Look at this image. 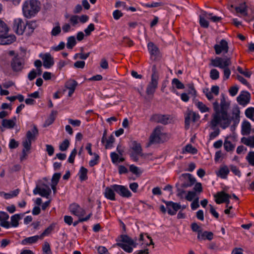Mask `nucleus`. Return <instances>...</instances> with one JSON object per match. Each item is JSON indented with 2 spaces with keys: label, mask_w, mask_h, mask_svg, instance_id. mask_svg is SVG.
Here are the masks:
<instances>
[{
  "label": "nucleus",
  "mask_w": 254,
  "mask_h": 254,
  "mask_svg": "<svg viewBox=\"0 0 254 254\" xmlns=\"http://www.w3.org/2000/svg\"><path fill=\"white\" fill-rule=\"evenodd\" d=\"M214 113L211 115L210 126L211 129H215L219 126L222 129H226L230 126L232 122V118L228 113L230 103L227 101L223 96L220 99L219 104L216 100L213 103Z\"/></svg>",
  "instance_id": "1"
},
{
  "label": "nucleus",
  "mask_w": 254,
  "mask_h": 254,
  "mask_svg": "<svg viewBox=\"0 0 254 254\" xmlns=\"http://www.w3.org/2000/svg\"><path fill=\"white\" fill-rule=\"evenodd\" d=\"M40 2L37 0L25 1L22 6L23 15L27 18L35 16L40 10Z\"/></svg>",
  "instance_id": "2"
},
{
  "label": "nucleus",
  "mask_w": 254,
  "mask_h": 254,
  "mask_svg": "<svg viewBox=\"0 0 254 254\" xmlns=\"http://www.w3.org/2000/svg\"><path fill=\"white\" fill-rule=\"evenodd\" d=\"M120 239L121 243H118L117 245L128 253H131L133 248L137 247V244L135 241L127 235H121Z\"/></svg>",
  "instance_id": "3"
},
{
  "label": "nucleus",
  "mask_w": 254,
  "mask_h": 254,
  "mask_svg": "<svg viewBox=\"0 0 254 254\" xmlns=\"http://www.w3.org/2000/svg\"><path fill=\"white\" fill-rule=\"evenodd\" d=\"M152 74L151 81L149 82L146 89L147 95H153L158 87V80L159 78V73L157 70L156 66L154 65L152 68Z\"/></svg>",
  "instance_id": "4"
},
{
  "label": "nucleus",
  "mask_w": 254,
  "mask_h": 254,
  "mask_svg": "<svg viewBox=\"0 0 254 254\" xmlns=\"http://www.w3.org/2000/svg\"><path fill=\"white\" fill-rule=\"evenodd\" d=\"M39 134V131L35 125H33V128L27 131L26 134V139L22 142L23 147L27 150H30L31 147L32 141H34Z\"/></svg>",
  "instance_id": "5"
},
{
  "label": "nucleus",
  "mask_w": 254,
  "mask_h": 254,
  "mask_svg": "<svg viewBox=\"0 0 254 254\" xmlns=\"http://www.w3.org/2000/svg\"><path fill=\"white\" fill-rule=\"evenodd\" d=\"M24 60L20 57H14L10 62V66L13 72L20 73L22 72L25 66Z\"/></svg>",
  "instance_id": "6"
},
{
  "label": "nucleus",
  "mask_w": 254,
  "mask_h": 254,
  "mask_svg": "<svg viewBox=\"0 0 254 254\" xmlns=\"http://www.w3.org/2000/svg\"><path fill=\"white\" fill-rule=\"evenodd\" d=\"M172 118L170 115H162L160 114H153L150 119L151 122L160 123L162 125H167L171 122Z\"/></svg>",
  "instance_id": "7"
},
{
  "label": "nucleus",
  "mask_w": 254,
  "mask_h": 254,
  "mask_svg": "<svg viewBox=\"0 0 254 254\" xmlns=\"http://www.w3.org/2000/svg\"><path fill=\"white\" fill-rule=\"evenodd\" d=\"M180 180L182 182L181 188H187L192 186L195 182V179L189 173H184L182 174L180 177Z\"/></svg>",
  "instance_id": "8"
},
{
  "label": "nucleus",
  "mask_w": 254,
  "mask_h": 254,
  "mask_svg": "<svg viewBox=\"0 0 254 254\" xmlns=\"http://www.w3.org/2000/svg\"><path fill=\"white\" fill-rule=\"evenodd\" d=\"M165 135V134L161 132V127H157L151 134L149 141L151 143L163 142L161 138Z\"/></svg>",
  "instance_id": "9"
},
{
  "label": "nucleus",
  "mask_w": 254,
  "mask_h": 254,
  "mask_svg": "<svg viewBox=\"0 0 254 254\" xmlns=\"http://www.w3.org/2000/svg\"><path fill=\"white\" fill-rule=\"evenodd\" d=\"M147 48L151 59L157 61L161 58L159 48L153 42H149L147 44Z\"/></svg>",
  "instance_id": "10"
},
{
  "label": "nucleus",
  "mask_w": 254,
  "mask_h": 254,
  "mask_svg": "<svg viewBox=\"0 0 254 254\" xmlns=\"http://www.w3.org/2000/svg\"><path fill=\"white\" fill-rule=\"evenodd\" d=\"M113 189L116 192L122 197L129 198L132 196V193L128 188L123 185H113Z\"/></svg>",
  "instance_id": "11"
},
{
  "label": "nucleus",
  "mask_w": 254,
  "mask_h": 254,
  "mask_svg": "<svg viewBox=\"0 0 254 254\" xmlns=\"http://www.w3.org/2000/svg\"><path fill=\"white\" fill-rule=\"evenodd\" d=\"M231 64L230 58L222 59L220 57H216L215 59L211 60V64L215 67H218L220 68L229 66Z\"/></svg>",
  "instance_id": "12"
},
{
  "label": "nucleus",
  "mask_w": 254,
  "mask_h": 254,
  "mask_svg": "<svg viewBox=\"0 0 254 254\" xmlns=\"http://www.w3.org/2000/svg\"><path fill=\"white\" fill-rule=\"evenodd\" d=\"M13 29L16 34L22 35L26 29V23L21 18H16L13 23Z\"/></svg>",
  "instance_id": "13"
},
{
  "label": "nucleus",
  "mask_w": 254,
  "mask_h": 254,
  "mask_svg": "<svg viewBox=\"0 0 254 254\" xmlns=\"http://www.w3.org/2000/svg\"><path fill=\"white\" fill-rule=\"evenodd\" d=\"M162 201L166 204L168 213L170 215H175L178 210L181 208V205L179 203L165 200Z\"/></svg>",
  "instance_id": "14"
},
{
  "label": "nucleus",
  "mask_w": 254,
  "mask_h": 254,
  "mask_svg": "<svg viewBox=\"0 0 254 254\" xmlns=\"http://www.w3.org/2000/svg\"><path fill=\"white\" fill-rule=\"evenodd\" d=\"M69 209L71 214L78 217H82L86 213L85 210L79 204L75 203L71 204Z\"/></svg>",
  "instance_id": "15"
},
{
  "label": "nucleus",
  "mask_w": 254,
  "mask_h": 254,
  "mask_svg": "<svg viewBox=\"0 0 254 254\" xmlns=\"http://www.w3.org/2000/svg\"><path fill=\"white\" fill-rule=\"evenodd\" d=\"M251 98V94L248 91H243L237 97V100L240 105L245 106L250 102Z\"/></svg>",
  "instance_id": "16"
},
{
  "label": "nucleus",
  "mask_w": 254,
  "mask_h": 254,
  "mask_svg": "<svg viewBox=\"0 0 254 254\" xmlns=\"http://www.w3.org/2000/svg\"><path fill=\"white\" fill-rule=\"evenodd\" d=\"M214 49L217 55L220 54L222 52L227 53L229 49L228 42L225 40L222 39L220 41L219 44L214 45Z\"/></svg>",
  "instance_id": "17"
},
{
  "label": "nucleus",
  "mask_w": 254,
  "mask_h": 254,
  "mask_svg": "<svg viewBox=\"0 0 254 254\" xmlns=\"http://www.w3.org/2000/svg\"><path fill=\"white\" fill-rule=\"evenodd\" d=\"M215 199V201L217 204H221L224 203V201H226L228 198H231V195L224 191H221L217 192L214 195Z\"/></svg>",
  "instance_id": "18"
},
{
  "label": "nucleus",
  "mask_w": 254,
  "mask_h": 254,
  "mask_svg": "<svg viewBox=\"0 0 254 254\" xmlns=\"http://www.w3.org/2000/svg\"><path fill=\"white\" fill-rule=\"evenodd\" d=\"M106 136L107 130L105 129L103 132V136L101 139V142L103 144H104L105 143V148L108 149L112 146V144L115 141V138L113 135H111L109 136V138L107 139Z\"/></svg>",
  "instance_id": "19"
},
{
  "label": "nucleus",
  "mask_w": 254,
  "mask_h": 254,
  "mask_svg": "<svg viewBox=\"0 0 254 254\" xmlns=\"http://www.w3.org/2000/svg\"><path fill=\"white\" fill-rule=\"evenodd\" d=\"M115 190L113 189V185H111L110 187H107L104 190V196L108 199L115 201L116 199Z\"/></svg>",
  "instance_id": "20"
},
{
  "label": "nucleus",
  "mask_w": 254,
  "mask_h": 254,
  "mask_svg": "<svg viewBox=\"0 0 254 254\" xmlns=\"http://www.w3.org/2000/svg\"><path fill=\"white\" fill-rule=\"evenodd\" d=\"M9 219L8 214L4 211H0V226L8 229L10 228V223L7 221Z\"/></svg>",
  "instance_id": "21"
},
{
  "label": "nucleus",
  "mask_w": 254,
  "mask_h": 254,
  "mask_svg": "<svg viewBox=\"0 0 254 254\" xmlns=\"http://www.w3.org/2000/svg\"><path fill=\"white\" fill-rule=\"evenodd\" d=\"M16 37L14 35H8V32L5 35L0 37V44L1 45H9L15 41Z\"/></svg>",
  "instance_id": "22"
},
{
  "label": "nucleus",
  "mask_w": 254,
  "mask_h": 254,
  "mask_svg": "<svg viewBox=\"0 0 254 254\" xmlns=\"http://www.w3.org/2000/svg\"><path fill=\"white\" fill-rule=\"evenodd\" d=\"M43 65L47 68H49L54 64L53 58L49 53L44 54L42 57Z\"/></svg>",
  "instance_id": "23"
},
{
  "label": "nucleus",
  "mask_w": 254,
  "mask_h": 254,
  "mask_svg": "<svg viewBox=\"0 0 254 254\" xmlns=\"http://www.w3.org/2000/svg\"><path fill=\"white\" fill-rule=\"evenodd\" d=\"M37 27L36 21H30L26 23V29L25 31L27 35H30L33 33L34 30Z\"/></svg>",
  "instance_id": "24"
},
{
  "label": "nucleus",
  "mask_w": 254,
  "mask_h": 254,
  "mask_svg": "<svg viewBox=\"0 0 254 254\" xmlns=\"http://www.w3.org/2000/svg\"><path fill=\"white\" fill-rule=\"evenodd\" d=\"M237 13H240L244 16L248 15V6L245 2L240 3L235 7Z\"/></svg>",
  "instance_id": "25"
},
{
  "label": "nucleus",
  "mask_w": 254,
  "mask_h": 254,
  "mask_svg": "<svg viewBox=\"0 0 254 254\" xmlns=\"http://www.w3.org/2000/svg\"><path fill=\"white\" fill-rule=\"evenodd\" d=\"M213 238V234L211 232L204 231L197 234V239L201 240H211Z\"/></svg>",
  "instance_id": "26"
},
{
  "label": "nucleus",
  "mask_w": 254,
  "mask_h": 254,
  "mask_svg": "<svg viewBox=\"0 0 254 254\" xmlns=\"http://www.w3.org/2000/svg\"><path fill=\"white\" fill-rule=\"evenodd\" d=\"M58 115V112L57 111L53 110L52 111L49 117L46 120L44 123V127H46L49 126L51 124H52L55 121L57 116Z\"/></svg>",
  "instance_id": "27"
},
{
  "label": "nucleus",
  "mask_w": 254,
  "mask_h": 254,
  "mask_svg": "<svg viewBox=\"0 0 254 254\" xmlns=\"http://www.w3.org/2000/svg\"><path fill=\"white\" fill-rule=\"evenodd\" d=\"M39 239H41L40 236L36 235L26 238L21 241V244L26 245L27 244H32L36 243Z\"/></svg>",
  "instance_id": "28"
},
{
  "label": "nucleus",
  "mask_w": 254,
  "mask_h": 254,
  "mask_svg": "<svg viewBox=\"0 0 254 254\" xmlns=\"http://www.w3.org/2000/svg\"><path fill=\"white\" fill-rule=\"evenodd\" d=\"M229 172L230 171L228 167L224 165L220 168L218 173H217V176L222 179H226Z\"/></svg>",
  "instance_id": "29"
},
{
  "label": "nucleus",
  "mask_w": 254,
  "mask_h": 254,
  "mask_svg": "<svg viewBox=\"0 0 254 254\" xmlns=\"http://www.w3.org/2000/svg\"><path fill=\"white\" fill-rule=\"evenodd\" d=\"M131 148L134 151L133 153L141 156H143V154L142 153V147L141 144L139 143L136 141H133L132 143Z\"/></svg>",
  "instance_id": "30"
},
{
  "label": "nucleus",
  "mask_w": 254,
  "mask_h": 254,
  "mask_svg": "<svg viewBox=\"0 0 254 254\" xmlns=\"http://www.w3.org/2000/svg\"><path fill=\"white\" fill-rule=\"evenodd\" d=\"M16 117L12 120L3 119L2 126L6 128H13L15 125Z\"/></svg>",
  "instance_id": "31"
},
{
  "label": "nucleus",
  "mask_w": 254,
  "mask_h": 254,
  "mask_svg": "<svg viewBox=\"0 0 254 254\" xmlns=\"http://www.w3.org/2000/svg\"><path fill=\"white\" fill-rule=\"evenodd\" d=\"M241 142L251 148L254 147V136H250L248 137H243L241 138Z\"/></svg>",
  "instance_id": "32"
},
{
  "label": "nucleus",
  "mask_w": 254,
  "mask_h": 254,
  "mask_svg": "<svg viewBox=\"0 0 254 254\" xmlns=\"http://www.w3.org/2000/svg\"><path fill=\"white\" fill-rule=\"evenodd\" d=\"M251 126L248 121H244L242 126V133L243 135H249L251 133Z\"/></svg>",
  "instance_id": "33"
},
{
  "label": "nucleus",
  "mask_w": 254,
  "mask_h": 254,
  "mask_svg": "<svg viewBox=\"0 0 254 254\" xmlns=\"http://www.w3.org/2000/svg\"><path fill=\"white\" fill-rule=\"evenodd\" d=\"M224 148L227 152H232L235 148V144L232 143L228 140V137H226L224 142Z\"/></svg>",
  "instance_id": "34"
},
{
  "label": "nucleus",
  "mask_w": 254,
  "mask_h": 254,
  "mask_svg": "<svg viewBox=\"0 0 254 254\" xmlns=\"http://www.w3.org/2000/svg\"><path fill=\"white\" fill-rule=\"evenodd\" d=\"M87 172L88 170L86 168L84 167H81L80 168L78 173L79 178L80 181L82 182L87 180Z\"/></svg>",
  "instance_id": "35"
},
{
  "label": "nucleus",
  "mask_w": 254,
  "mask_h": 254,
  "mask_svg": "<svg viewBox=\"0 0 254 254\" xmlns=\"http://www.w3.org/2000/svg\"><path fill=\"white\" fill-rule=\"evenodd\" d=\"M195 105L199 109L200 112L203 113L209 112L210 111L209 108L207 107L203 103L200 101H196Z\"/></svg>",
  "instance_id": "36"
},
{
  "label": "nucleus",
  "mask_w": 254,
  "mask_h": 254,
  "mask_svg": "<svg viewBox=\"0 0 254 254\" xmlns=\"http://www.w3.org/2000/svg\"><path fill=\"white\" fill-rule=\"evenodd\" d=\"M21 219L20 214H16L11 217V223L10 224V227H16L19 225V221Z\"/></svg>",
  "instance_id": "37"
},
{
  "label": "nucleus",
  "mask_w": 254,
  "mask_h": 254,
  "mask_svg": "<svg viewBox=\"0 0 254 254\" xmlns=\"http://www.w3.org/2000/svg\"><path fill=\"white\" fill-rule=\"evenodd\" d=\"M8 31L9 29L6 24L0 19V37L5 35Z\"/></svg>",
  "instance_id": "38"
},
{
  "label": "nucleus",
  "mask_w": 254,
  "mask_h": 254,
  "mask_svg": "<svg viewBox=\"0 0 254 254\" xmlns=\"http://www.w3.org/2000/svg\"><path fill=\"white\" fill-rule=\"evenodd\" d=\"M56 227V224L52 223L47 228H46L44 232L40 235V237L41 238V240L43 239V238L46 236L49 235L51 232L55 229Z\"/></svg>",
  "instance_id": "39"
},
{
  "label": "nucleus",
  "mask_w": 254,
  "mask_h": 254,
  "mask_svg": "<svg viewBox=\"0 0 254 254\" xmlns=\"http://www.w3.org/2000/svg\"><path fill=\"white\" fill-rule=\"evenodd\" d=\"M172 84L173 85V88L174 89L175 86L178 89H183L185 88V85L182 83L178 79L174 78L172 81Z\"/></svg>",
  "instance_id": "40"
},
{
  "label": "nucleus",
  "mask_w": 254,
  "mask_h": 254,
  "mask_svg": "<svg viewBox=\"0 0 254 254\" xmlns=\"http://www.w3.org/2000/svg\"><path fill=\"white\" fill-rule=\"evenodd\" d=\"M47 189L41 188L39 194L42 197H48V196L51 193V190L50 188L46 186Z\"/></svg>",
  "instance_id": "41"
},
{
  "label": "nucleus",
  "mask_w": 254,
  "mask_h": 254,
  "mask_svg": "<svg viewBox=\"0 0 254 254\" xmlns=\"http://www.w3.org/2000/svg\"><path fill=\"white\" fill-rule=\"evenodd\" d=\"M68 21L72 26L76 27L79 22V16L77 15H71Z\"/></svg>",
  "instance_id": "42"
},
{
  "label": "nucleus",
  "mask_w": 254,
  "mask_h": 254,
  "mask_svg": "<svg viewBox=\"0 0 254 254\" xmlns=\"http://www.w3.org/2000/svg\"><path fill=\"white\" fill-rule=\"evenodd\" d=\"M76 42L74 36H70L67 38L66 47L68 49H72L76 45Z\"/></svg>",
  "instance_id": "43"
},
{
  "label": "nucleus",
  "mask_w": 254,
  "mask_h": 254,
  "mask_svg": "<svg viewBox=\"0 0 254 254\" xmlns=\"http://www.w3.org/2000/svg\"><path fill=\"white\" fill-rule=\"evenodd\" d=\"M77 85V82L75 80H69L66 82L65 87L68 89H72L75 90Z\"/></svg>",
  "instance_id": "44"
},
{
  "label": "nucleus",
  "mask_w": 254,
  "mask_h": 254,
  "mask_svg": "<svg viewBox=\"0 0 254 254\" xmlns=\"http://www.w3.org/2000/svg\"><path fill=\"white\" fill-rule=\"evenodd\" d=\"M246 116L254 121V108L250 107L245 111Z\"/></svg>",
  "instance_id": "45"
},
{
  "label": "nucleus",
  "mask_w": 254,
  "mask_h": 254,
  "mask_svg": "<svg viewBox=\"0 0 254 254\" xmlns=\"http://www.w3.org/2000/svg\"><path fill=\"white\" fill-rule=\"evenodd\" d=\"M42 251L43 254H52L50 245L47 242H45L43 247Z\"/></svg>",
  "instance_id": "46"
},
{
  "label": "nucleus",
  "mask_w": 254,
  "mask_h": 254,
  "mask_svg": "<svg viewBox=\"0 0 254 254\" xmlns=\"http://www.w3.org/2000/svg\"><path fill=\"white\" fill-rule=\"evenodd\" d=\"M204 15L205 16V17L210 19L212 21L214 22L220 21L222 19V18L221 17H218L217 16H212V13H208L205 12Z\"/></svg>",
  "instance_id": "47"
},
{
  "label": "nucleus",
  "mask_w": 254,
  "mask_h": 254,
  "mask_svg": "<svg viewBox=\"0 0 254 254\" xmlns=\"http://www.w3.org/2000/svg\"><path fill=\"white\" fill-rule=\"evenodd\" d=\"M246 159L250 165L254 166V151L249 152Z\"/></svg>",
  "instance_id": "48"
},
{
  "label": "nucleus",
  "mask_w": 254,
  "mask_h": 254,
  "mask_svg": "<svg viewBox=\"0 0 254 254\" xmlns=\"http://www.w3.org/2000/svg\"><path fill=\"white\" fill-rule=\"evenodd\" d=\"M185 151L188 153H190L192 154L197 153V150L196 148L192 146L191 144H188L185 146Z\"/></svg>",
  "instance_id": "49"
},
{
  "label": "nucleus",
  "mask_w": 254,
  "mask_h": 254,
  "mask_svg": "<svg viewBox=\"0 0 254 254\" xmlns=\"http://www.w3.org/2000/svg\"><path fill=\"white\" fill-rule=\"evenodd\" d=\"M69 145V142L68 140H64L60 145V150L62 151H64L67 149Z\"/></svg>",
  "instance_id": "50"
},
{
  "label": "nucleus",
  "mask_w": 254,
  "mask_h": 254,
  "mask_svg": "<svg viewBox=\"0 0 254 254\" xmlns=\"http://www.w3.org/2000/svg\"><path fill=\"white\" fill-rule=\"evenodd\" d=\"M203 15H204L203 14ZM205 16H203L200 15L199 16V23L200 26L203 28H208L209 26V22L208 21L205 19Z\"/></svg>",
  "instance_id": "51"
},
{
  "label": "nucleus",
  "mask_w": 254,
  "mask_h": 254,
  "mask_svg": "<svg viewBox=\"0 0 254 254\" xmlns=\"http://www.w3.org/2000/svg\"><path fill=\"white\" fill-rule=\"evenodd\" d=\"M210 77L212 80H217L219 78V72L216 69H212L210 72Z\"/></svg>",
  "instance_id": "52"
},
{
  "label": "nucleus",
  "mask_w": 254,
  "mask_h": 254,
  "mask_svg": "<svg viewBox=\"0 0 254 254\" xmlns=\"http://www.w3.org/2000/svg\"><path fill=\"white\" fill-rule=\"evenodd\" d=\"M92 215V213L91 212L85 217H79V219L77 221H74L73 223V225L76 226L79 222L88 221Z\"/></svg>",
  "instance_id": "53"
},
{
  "label": "nucleus",
  "mask_w": 254,
  "mask_h": 254,
  "mask_svg": "<svg viewBox=\"0 0 254 254\" xmlns=\"http://www.w3.org/2000/svg\"><path fill=\"white\" fill-rule=\"evenodd\" d=\"M189 88V94H191L194 97L196 96V91L195 90L193 83H189L187 85Z\"/></svg>",
  "instance_id": "54"
},
{
  "label": "nucleus",
  "mask_w": 254,
  "mask_h": 254,
  "mask_svg": "<svg viewBox=\"0 0 254 254\" xmlns=\"http://www.w3.org/2000/svg\"><path fill=\"white\" fill-rule=\"evenodd\" d=\"M61 32V28L58 24L57 26L54 27L51 32V35L53 36H57Z\"/></svg>",
  "instance_id": "55"
},
{
  "label": "nucleus",
  "mask_w": 254,
  "mask_h": 254,
  "mask_svg": "<svg viewBox=\"0 0 254 254\" xmlns=\"http://www.w3.org/2000/svg\"><path fill=\"white\" fill-rule=\"evenodd\" d=\"M95 30V26L93 23H90L84 30L86 35L89 36L91 33Z\"/></svg>",
  "instance_id": "56"
},
{
  "label": "nucleus",
  "mask_w": 254,
  "mask_h": 254,
  "mask_svg": "<svg viewBox=\"0 0 254 254\" xmlns=\"http://www.w3.org/2000/svg\"><path fill=\"white\" fill-rule=\"evenodd\" d=\"M94 155L95 156L94 159L91 160L89 162L90 167H93L98 163L99 156L96 153H94Z\"/></svg>",
  "instance_id": "57"
},
{
  "label": "nucleus",
  "mask_w": 254,
  "mask_h": 254,
  "mask_svg": "<svg viewBox=\"0 0 254 254\" xmlns=\"http://www.w3.org/2000/svg\"><path fill=\"white\" fill-rule=\"evenodd\" d=\"M223 69V73H224V80H227L229 79L230 75L231 74V70L229 68L228 66H225V67L222 68Z\"/></svg>",
  "instance_id": "58"
},
{
  "label": "nucleus",
  "mask_w": 254,
  "mask_h": 254,
  "mask_svg": "<svg viewBox=\"0 0 254 254\" xmlns=\"http://www.w3.org/2000/svg\"><path fill=\"white\" fill-rule=\"evenodd\" d=\"M77 154V150L75 148L72 150L71 151L68 159V162L70 163H73L74 161V158Z\"/></svg>",
  "instance_id": "59"
},
{
  "label": "nucleus",
  "mask_w": 254,
  "mask_h": 254,
  "mask_svg": "<svg viewBox=\"0 0 254 254\" xmlns=\"http://www.w3.org/2000/svg\"><path fill=\"white\" fill-rule=\"evenodd\" d=\"M112 162L113 164H116L118 162L119 156L116 152H111L110 154Z\"/></svg>",
  "instance_id": "60"
},
{
  "label": "nucleus",
  "mask_w": 254,
  "mask_h": 254,
  "mask_svg": "<svg viewBox=\"0 0 254 254\" xmlns=\"http://www.w3.org/2000/svg\"><path fill=\"white\" fill-rule=\"evenodd\" d=\"M37 76V72L35 69H33L28 74V78L29 80L32 81Z\"/></svg>",
  "instance_id": "61"
},
{
  "label": "nucleus",
  "mask_w": 254,
  "mask_h": 254,
  "mask_svg": "<svg viewBox=\"0 0 254 254\" xmlns=\"http://www.w3.org/2000/svg\"><path fill=\"white\" fill-rule=\"evenodd\" d=\"M191 228L193 232H197L198 234L201 232L200 227L196 223H193L191 224Z\"/></svg>",
  "instance_id": "62"
},
{
  "label": "nucleus",
  "mask_w": 254,
  "mask_h": 254,
  "mask_svg": "<svg viewBox=\"0 0 254 254\" xmlns=\"http://www.w3.org/2000/svg\"><path fill=\"white\" fill-rule=\"evenodd\" d=\"M239 90V88L237 86H232L229 90V94L232 96H235Z\"/></svg>",
  "instance_id": "63"
},
{
  "label": "nucleus",
  "mask_w": 254,
  "mask_h": 254,
  "mask_svg": "<svg viewBox=\"0 0 254 254\" xmlns=\"http://www.w3.org/2000/svg\"><path fill=\"white\" fill-rule=\"evenodd\" d=\"M113 16L115 19L118 20L123 16V13L119 10H115L113 13Z\"/></svg>",
  "instance_id": "64"
}]
</instances>
